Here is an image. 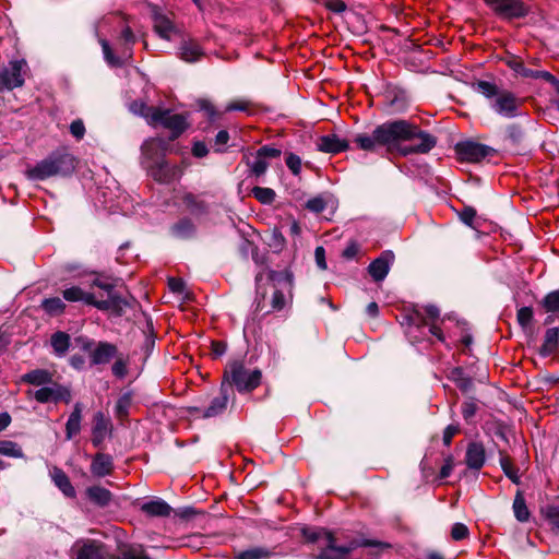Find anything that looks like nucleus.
Here are the masks:
<instances>
[{"label": "nucleus", "mask_w": 559, "mask_h": 559, "mask_svg": "<svg viewBox=\"0 0 559 559\" xmlns=\"http://www.w3.org/2000/svg\"><path fill=\"white\" fill-rule=\"evenodd\" d=\"M243 257H251L255 266L259 269L255 275L257 294L262 299L265 298L263 289L264 278L270 283L272 296L270 301V311H282L293 299L294 277L288 270L276 272L269 270L270 264L274 263V259L278 255L277 251H270L267 247H243Z\"/></svg>", "instance_id": "f257e3e1"}, {"label": "nucleus", "mask_w": 559, "mask_h": 559, "mask_svg": "<svg viewBox=\"0 0 559 559\" xmlns=\"http://www.w3.org/2000/svg\"><path fill=\"white\" fill-rule=\"evenodd\" d=\"M90 286L103 289L107 295L106 299H97L94 294L84 292L79 286L66 288L62 292V296L70 302L83 301L84 304L93 306L99 310H110L115 312H120L127 305L126 300L114 292L115 285L109 281L103 280L97 275L94 276Z\"/></svg>", "instance_id": "f03ea898"}, {"label": "nucleus", "mask_w": 559, "mask_h": 559, "mask_svg": "<svg viewBox=\"0 0 559 559\" xmlns=\"http://www.w3.org/2000/svg\"><path fill=\"white\" fill-rule=\"evenodd\" d=\"M473 90L489 100L491 110L498 116L513 119L521 115L522 99L513 92L501 90L496 83L483 80L473 83Z\"/></svg>", "instance_id": "7ed1b4c3"}, {"label": "nucleus", "mask_w": 559, "mask_h": 559, "mask_svg": "<svg viewBox=\"0 0 559 559\" xmlns=\"http://www.w3.org/2000/svg\"><path fill=\"white\" fill-rule=\"evenodd\" d=\"M76 166L75 157L66 150L50 153L46 158L28 166L25 176L32 181H44L51 177L70 176Z\"/></svg>", "instance_id": "20e7f679"}, {"label": "nucleus", "mask_w": 559, "mask_h": 559, "mask_svg": "<svg viewBox=\"0 0 559 559\" xmlns=\"http://www.w3.org/2000/svg\"><path fill=\"white\" fill-rule=\"evenodd\" d=\"M402 131L399 120L386 121L376 127L371 133H357L353 141L362 151L377 152L382 146L392 151L397 148V135Z\"/></svg>", "instance_id": "39448f33"}, {"label": "nucleus", "mask_w": 559, "mask_h": 559, "mask_svg": "<svg viewBox=\"0 0 559 559\" xmlns=\"http://www.w3.org/2000/svg\"><path fill=\"white\" fill-rule=\"evenodd\" d=\"M399 124L403 131L397 135V148L402 155L426 154L437 144V139L429 132L420 130L416 124L400 119Z\"/></svg>", "instance_id": "423d86ee"}, {"label": "nucleus", "mask_w": 559, "mask_h": 559, "mask_svg": "<svg viewBox=\"0 0 559 559\" xmlns=\"http://www.w3.org/2000/svg\"><path fill=\"white\" fill-rule=\"evenodd\" d=\"M358 547H389V545L373 539H361L353 540L346 546H337L333 534L325 535L320 552L314 559H346L347 555Z\"/></svg>", "instance_id": "0eeeda50"}, {"label": "nucleus", "mask_w": 559, "mask_h": 559, "mask_svg": "<svg viewBox=\"0 0 559 559\" xmlns=\"http://www.w3.org/2000/svg\"><path fill=\"white\" fill-rule=\"evenodd\" d=\"M259 369H247L240 361H234L224 373V380L234 384L239 392H250L261 383Z\"/></svg>", "instance_id": "6e6552de"}, {"label": "nucleus", "mask_w": 559, "mask_h": 559, "mask_svg": "<svg viewBox=\"0 0 559 559\" xmlns=\"http://www.w3.org/2000/svg\"><path fill=\"white\" fill-rule=\"evenodd\" d=\"M27 63L24 59L12 60L0 71V91H12L24 84Z\"/></svg>", "instance_id": "1a4fd4ad"}, {"label": "nucleus", "mask_w": 559, "mask_h": 559, "mask_svg": "<svg viewBox=\"0 0 559 559\" xmlns=\"http://www.w3.org/2000/svg\"><path fill=\"white\" fill-rule=\"evenodd\" d=\"M72 552L74 559H112L108 548L96 540H78Z\"/></svg>", "instance_id": "9d476101"}, {"label": "nucleus", "mask_w": 559, "mask_h": 559, "mask_svg": "<svg viewBox=\"0 0 559 559\" xmlns=\"http://www.w3.org/2000/svg\"><path fill=\"white\" fill-rule=\"evenodd\" d=\"M122 39H123V41L126 44V48L123 49V51L121 52V56H119V57H116L112 53L111 47H110L109 43L106 39H100L99 40L100 46L103 48L104 58H105V60L110 66L120 67L126 61H128L131 58V56H132V53H131V45L134 44L135 36H134V34H133V32L131 31L130 27H126L122 31Z\"/></svg>", "instance_id": "9b49d317"}, {"label": "nucleus", "mask_w": 559, "mask_h": 559, "mask_svg": "<svg viewBox=\"0 0 559 559\" xmlns=\"http://www.w3.org/2000/svg\"><path fill=\"white\" fill-rule=\"evenodd\" d=\"M152 124H160L166 129H169L173 133L171 139L180 135L187 128V118L180 114H171L169 110L159 109L152 116Z\"/></svg>", "instance_id": "f8f14e48"}, {"label": "nucleus", "mask_w": 559, "mask_h": 559, "mask_svg": "<svg viewBox=\"0 0 559 559\" xmlns=\"http://www.w3.org/2000/svg\"><path fill=\"white\" fill-rule=\"evenodd\" d=\"M486 3L500 16L518 19L525 16L527 8L521 0H485Z\"/></svg>", "instance_id": "ddd939ff"}, {"label": "nucleus", "mask_w": 559, "mask_h": 559, "mask_svg": "<svg viewBox=\"0 0 559 559\" xmlns=\"http://www.w3.org/2000/svg\"><path fill=\"white\" fill-rule=\"evenodd\" d=\"M492 148L473 141L459 142L455 152L460 159L471 163L479 162L490 155Z\"/></svg>", "instance_id": "4468645a"}, {"label": "nucleus", "mask_w": 559, "mask_h": 559, "mask_svg": "<svg viewBox=\"0 0 559 559\" xmlns=\"http://www.w3.org/2000/svg\"><path fill=\"white\" fill-rule=\"evenodd\" d=\"M28 395H33L39 403L59 402L69 403L71 401V391L68 386L52 383L51 386H44L35 392L28 391Z\"/></svg>", "instance_id": "2eb2a0df"}, {"label": "nucleus", "mask_w": 559, "mask_h": 559, "mask_svg": "<svg viewBox=\"0 0 559 559\" xmlns=\"http://www.w3.org/2000/svg\"><path fill=\"white\" fill-rule=\"evenodd\" d=\"M151 176L158 182L168 183L181 177L182 168L170 165L165 159L156 162L154 165H147Z\"/></svg>", "instance_id": "dca6fc26"}, {"label": "nucleus", "mask_w": 559, "mask_h": 559, "mask_svg": "<svg viewBox=\"0 0 559 559\" xmlns=\"http://www.w3.org/2000/svg\"><path fill=\"white\" fill-rule=\"evenodd\" d=\"M440 314V311L435 306H426L423 308L413 309L408 314L402 317L401 324H407L408 326H420L428 324V320H436Z\"/></svg>", "instance_id": "f3484780"}, {"label": "nucleus", "mask_w": 559, "mask_h": 559, "mask_svg": "<svg viewBox=\"0 0 559 559\" xmlns=\"http://www.w3.org/2000/svg\"><path fill=\"white\" fill-rule=\"evenodd\" d=\"M152 12L154 31L160 38L171 40L175 35L179 34L178 27L167 15L163 14L157 8H154Z\"/></svg>", "instance_id": "a211bd4d"}, {"label": "nucleus", "mask_w": 559, "mask_h": 559, "mask_svg": "<svg viewBox=\"0 0 559 559\" xmlns=\"http://www.w3.org/2000/svg\"><path fill=\"white\" fill-rule=\"evenodd\" d=\"M393 261H394V253L391 250L383 251L380 254V257L374 259L369 264V267H368V272H369L370 276L373 278V281H376V282L383 281L386 277Z\"/></svg>", "instance_id": "6ab92c4d"}, {"label": "nucleus", "mask_w": 559, "mask_h": 559, "mask_svg": "<svg viewBox=\"0 0 559 559\" xmlns=\"http://www.w3.org/2000/svg\"><path fill=\"white\" fill-rule=\"evenodd\" d=\"M167 143L163 139H151L143 143L142 155L144 163L147 165H154L156 162L164 159V155L167 150Z\"/></svg>", "instance_id": "aec40b11"}, {"label": "nucleus", "mask_w": 559, "mask_h": 559, "mask_svg": "<svg viewBox=\"0 0 559 559\" xmlns=\"http://www.w3.org/2000/svg\"><path fill=\"white\" fill-rule=\"evenodd\" d=\"M204 55L203 48L200 44L192 38H183L180 46L178 56L186 62H197Z\"/></svg>", "instance_id": "412c9836"}, {"label": "nucleus", "mask_w": 559, "mask_h": 559, "mask_svg": "<svg viewBox=\"0 0 559 559\" xmlns=\"http://www.w3.org/2000/svg\"><path fill=\"white\" fill-rule=\"evenodd\" d=\"M465 462L469 469L479 471L486 462L484 445L479 442L469 443L466 449Z\"/></svg>", "instance_id": "4be33fe9"}, {"label": "nucleus", "mask_w": 559, "mask_h": 559, "mask_svg": "<svg viewBox=\"0 0 559 559\" xmlns=\"http://www.w3.org/2000/svg\"><path fill=\"white\" fill-rule=\"evenodd\" d=\"M318 150L324 153L337 154L348 148V142L336 134L321 136L317 142Z\"/></svg>", "instance_id": "5701e85b"}, {"label": "nucleus", "mask_w": 559, "mask_h": 559, "mask_svg": "<svg viewBox=\"0 0 559 559\" xmlns=\"http://www.w3.org/2000/svg\"><path fill=\"white\" fill-rule=\"evenodd\" d=\"M117 354V347L114 344L107 342H99L96 348L91 354L93 365L107 364Z\"/></svg>", "instance_id": "b1692460"}, {"label": "nucleus", "mask_w": 559, "mask_h": 559, "mask_svg": "<svg viewBox=\"0 0 559 559\" xmlns=\"http://www.w3.org/2000/svg\"><path fill=\"white\" fill-rule=\"evenodd\" d=\"M50 477L53 484L64 496L69 498L75 497L76 492L74 487L72 486L68 475L60 467L53 466L50 469Z\"/></svg>", "instance_id": "393cba45"}, {"label": "nucleus", "mask_w": 559, "mask_h": 559, "mask_svg": "<svg viewBox=\"0 0 559 559\" xmlns=\"http://www.w3.org/2000/svg\"><path fill=\"white\" fill-rule=\"evenodd\" d=\"M141 511L144 512L148 516H169L171 512V507L160 498H155L150 501L144 502L141 506Z\"/></svg>", "instance_id": "a878e982"}, {"label": "nucleus", "mask_w": 559, "mask_h": 559, "mask_svg": "<svg viewBox=\"0 0 559 559\" xmlns=\"http://www.w3.org/2000/svg\"><path fill=\"white\" fill-rule=\"evenodd\" d=\"M114 468L112 459L108 454L97 453L91 464V472L94 476L104 477L110 475Z\"/></svg>", "instance_id": "bb28decb"}, {"label": "nucleus", "mask_w": 559, "mask_h": 559, "mask_svg": "<svg viewBox=\"0 0 559 559\" xmlns=\"http://www.w3.org/2000/svg\"><path fill=\"white\" fill-rule=\"evenodd\" d=\"M228 394L225 383L221 386V396L212 400L211 405L203 412V418H211L221 415L227 407Z\"/></svg>", "instance_id": "cd10ccee"}, {"label": "nucleus", "mask_w": 559, "mask_h": 559, "mask_svg": "<svg viewBox=\"0 0 559 559\" xmlns=\"http://www.w3.org/2000/svg\"><path fill=\"white\" fill-rule=\"evenodd\" d=\"M110 430V421L105 417L102 412H98L94 415V426H93V443L98 445L102 443Z\"/></svg>", "instance_id": "c85d7f7f"}, {"label": "nucleus", "mask_w": 559, "mask_h": 559, "mask_svg": "<svg viewBox=\"0 0 559 559\" xmlns=\"http://www.w3.org/2000/svg\"><path fill=\"white\" fill-rule=\"evenodd\" d=\"M194 231L195 227L189 218H181L169 228L170 235L176 240H187Z\"/></svg>", "instance_id": "c756f323"}, {"label": "nucleus", "mask_w": 559, "mask_h": 559, "mask_svg": "<svg viewBox=\"0 0 559 559\" xmlns=\"http://www.w3.org/2000/svg\"><path fill=\"white\" fill-rule=\"evenodd\" d=\"M82 411H83L82 404L75 403L73 411L70 414L68 421L66 424L67 440H71L74 436H76L81 431Z\"/></svg>", "instance_id": "7c9ffc66"}, {"label": "nucleus", "mask_w": 559, "mask_h": 559, "mask_svg": "<svg viewBox=\"0 0 559 559\" xmlns=\"http://www.w3.org/2000/svg\"><path fill=\"white\" fill-rule=\"evenodd\" d=\"M559 347V328H550L546 331L540 355L546 357L554 354Z\"/></svg>", "instance_id": "2f4dec72"}, {"label": "nucleus", "mask_w": 559, "mask_h": 559, "mask_svg": "<svg viewBox=\"0 0 559 559\" xmlns=\"http://www.w3.org/2000/svg\"><path fill=\"white\" fill-rule=\"evenodd\" d=\"M182 202L187 210L194 216H201L207 212L206 203L195 194H185L182 198Z\"/></svg>", "instance_id": "473e14b6"}, {"label": "nucleus", "mask_w": 559, "mask_h": 559, "mask_svg": "<svg viewBox=\"0 0 559 559\" xmlns=\"http://www.w3.org/2000/svg\"><path fill=\"white\" fill-rule=\"evenodd\" d=\"M88 499L97 506L106 507L111 501V492L100 486H92L86 489Z\"/></svg>", "instance_id": "72a5a7b5"}, {"label": "nucleus", "mask_w": 559, "mask_h": 559, "mask_svg": "<svg viewBox=\"0 0 559 559\" xmlns=\"http://www.w3.org/2000/svg\"><path fill=\"white\" fill-rule=\"evenodd\" d=\"M22 380L24 382L29 383V384L39 386V385H45V384L51 383L52 382V376L47 370L36 369V370H33V371H29V372L25 373L22 377Z\"/></svg>", "instance_id": "f704fd0d"}, {"label": "nucleus", "mask_w": 559, "mask_h": 559, "mask_svg": "<svg viewBox=\"0 0 559 559\" xmlns=\"http://www.w3.org/2000/svg\"><path fill=\"white\" fill-rule=\"evenodd\" d=\"M53 352L58 356H63L70 347V336L66 332L58 331L50 338Z\"/></svg>", "instance_id": "c9c22d12"}, {"label": "nucleus", "mask_w": 559, "mask_h": 559, "mask_svg": "<svg viewBox=\"0 0 559 559\" xmlns=\"http://www.w3.org/2000/svg\"><path fill=\"white\" fill-rule=\"evenodd\" d=\"M457 216L462 223L465 225L476 229L479 226L480 217L477 215V212L472 206H464L462 210L457 211Z\"/></svg>", "instance_id": "e433bc0d"}, {"label": "nucleus", "mask_w": 559, "mask_h": 559, "mask_svg": "<svg viewBox=\"0 0 559 559\" xmlns=\"http://www.w3.org/2000/svg\"><path fill=\"white\" fill-rule=\"evenodd\" d=\"M41 308L49 316H58L64 312L66 304L59 297L46 298L41 302Z\"/></svg>", "instance_id": "4c0bfd02"}, {"label": "nucleus", "mask_w": 559, "mask_h": 559, "mask_svg": "<svg viewBox=\"0 0 559 559\" xmlns=\"http://www.w3.org/2000/svg\"><path fill=\"white\" fill-rule=\"evenodd\" d=\"M302 536L306 538L309 543H317L318 548L320 549V546L324 543V536L325 535H332L331 532L324 530V528H309L305 527L302 528Z\"/></svg>", "instance_id": "58836bf2"}, {"label": "nucleus", "mask_w": 559, "mask_h": 559, "mask_svg": "<svg viewBox=\"0 0 559 559\" xmlns=\"http://www.w3.org/2000/svg\"><path fill=\"white\" fill-rule=\"evenodd\" d=\"M130 110L138 116L144 117L150 124H152V116L156 111L159 110V108L150 107L143 102L135 100L130 104Z\"/></svg>", "instance_id": "ea45409f"}, {"label": "nucleus", "mask_w": 559, "mask_h": 559, "mask_svg": "<svg viewBox=\"0 0 559 559\" xmlns=\"http://www.w3.org/2000/svg\"><path fill=\"white\" fill-rule=\"evenodd\" d=\"M132 404V393L126 392L123 393L119 400L117 401L116 407H115V415L119 419H123L129 415V409Z\"/></svg>", "instance_id": "a19ab883"}, {"label": "nucleus", "mask_w": 559, "mask_h": 559, "mask_svg": "<svg viewBox=\"0 0 559 559\" xmlns=\"http://www.w3.org/2000/svg\"><path fill=\"white\" fill-rule=\"evenodd\" d=\"M0 454L16 459L24 456L22 448L16 442L10 440H0Z\"/></svg>", "instance_id": "79ce46f5"}, {"label": "nucleus", "mask_w": 559, "mask_h": 559, "mask_svg": "<svg viewBox=\"0 0 559 559\" xmlns=\"http://www.w3.org/2000/svg\"><path fill=\"white\" fill-rule=\"evenodd\" d=\"M513 511L518 521L526 522L530 518V511L526 507L523 496L518 492L513 501Z\"/></svg>", "instance_id": "37998d69"}, {"label": "nucleus", "mask_w": 559, "mask_h": 559, "mask_svg": "<svg viewBox=\"0 0 559 559\" xmlns=\"http://www.w3.org/2000/svg\"><path fill=\"white\" fill-rule=\"evenodd\" d=\"M542 306L547 312L559 313V289L548 293L542 300Z\"/></svg>", "instance_id": "c03bdc74"}, {"label": "nucleus", "mask_w": 559, "mask_h": 559, "mask_svg": "<svg viewBox=\"0 0 559 559\" xmlns=\"http://www.w3.org/2000/svg\"><path fill=\"white\" fill-rule=\"evenodd\" d=\"M252 194L262 204H271L275 200V192L271 188L254 187Z\"/></svg>", "instance_id": "a18cd8bd"}, {"label": "nucleus", "mask_w": 559, "mask_h": 559, "mask_svg": "<svg viewBox=\"0 0 559 559\" xmlns=\"http://www.w3.org/2000/svg\"><path fill=\"white\" fill-rule=\"evenodd\" d=\"M248 166L250 167L252 174L259 177L266 171L269 164L266 163L265 158L259 156V153L257 152L253 156V159L248 160Z\"/></svg>", "instance_id": "49530a36"}, {"label": "nucleus", "mask_w": 559, "mask_h": 559, "mask_svg": "<svg viewBox=\"0 0 559 559\" xmlns=\"http://www.w3.org/2000/svg\"><path fill=\"white\" fill-rule=\"evenodd\" d=\"M500 464H501V467H502L504 474L512 480V483L519 484L520 483L519 471L516 467L513 466V464L511 463L509 457L502 456L500 459Z\"/></svg>", "instance_id": "de8ad7c7"}, {"label": "nucleus", "mask_w": 559, "mask_h": 559, "mask_svg": "<svg viewBox=\"0 0 559 559\" xmlns=\"http://www.w3.org/2000/svg\"><path fill=\"white\" fill-rule=\"evenodd\" d=\"M112 559H150L148 556L141 548H128L120 551V554Z\"/></svg>", "instance_id": "09e8293b"}, {"label": "nucleus", "mask_w": 559, "mask_h": 559, "mask_svg": "<svg viewBox=\"0 0 559 559\" xmlns=\"http://www.w3.org/2000/svg\"><path fill=\"white\" fill-rule=\"evenodd\" d=\"M545 519L559 530V506H548L542 510Z\"/></svg>", "instance_id": "8fccbe9b"}, {"label": "nucleus", "mask_w": 559, "mask_h": 559, "mask_svg": "<svg viewBox=\"0 0 559 559\" xmlns=\"http://www.w3.org/2000/svg\"><path fill=\"white\" fill-rule=\"evenodd\" d=\"M267 556V551L261 548H252L238 552L235 559H263Z\"/></svg>", "instance_id": "3c124183"}, {"label": "nucleus", "mask_w": 559, "mask_h": 559, "mask_svg": "<svg viewBox=\"0 0 559 559\" xmlns=\"http://www.w3.org/2000/svg\"><path fill=\"white\" fill-rule=\"evenodd\" d=\"M518 322L519 324L526 329L531 325L533 320V310L531 307H522L518 310Z\"/></svg>", "instance_id": "603ef678"}, {"label": "nucleus", "mask_w": 559, "mask_h": 559, "mask_svg": "<svg viewBox=\"0 0 559 559\" xmlns=\"http://www.w3.org/2000/svg\"><path fill=\"white\" fill-rule=\"evenodd\" d=\"M478 405L476 400L468 399L462 404V416L466 421H469L476 414Z\"/></svg>", "instance_id": "864d4df0"}, {"label": "nucleus", "mask_w": 559, "mask_h": 559, "mask_svg": "<svg viewBox=\"0 0 559 559\" xmlns=\"http://www.w3.org/2000/svg\"><path fill=\"white\" fill-rule=\"evenodd\" d=\"M286 165L294 175H299L301 171V159L298 155L289 153L286 157Z\"/></svg>", "instance_id": "5fc2aeb1"}, {"label": "nucleus", "mask_w": 559, "mask_h": 559, "mask_svg": "<svg viewBox=\"0 0 559 559\" xmlns=\"http://www.w3.org/2000/svg\"><path fill=\"white\" fill-rule=\"evenodd\" d=\"M307 209L313 213H321L324 211L326 203L323 198L316 197L308 200L306 204Z\"/></svg>", "instance_id": "6e6d98bb"}, {"label": "nucleus", "mask_w": 559, "mask_h": 559, "mask_svg": "<svg viewBox=\"0 0 559 559\" xmlns=\"http://www.w3.org/2000/svg\"><path fill=\"white\" fill-rule=\"evenodd\" d=\"M70 132L76 140H82L85 134V126L81 119H76L70 124Z\"/></svg>", "instance_id": "4d7b16f0"}, {"label": "nucleus", "mask_w": 559, "mask_h": 559, "mask_svg": "<svg viewBox=\"0 0 559 559\" xmlns=\"http://www.w3.org/2000/svg\"><path fill=\"white\" fill-rule=\"evenodd\" d=\"M468 535V528L463 523H455L451 530V536L454 540H462Z\"/></svg>", "instance_id": "13d9d810"}, {"label": "nucleus", "mask_w": 559, "mask_h": 559, "mask_svg": "<svg viewBox=\"0 0 559 559\" xmlns=\"http://www.w3.org/2000/svg\"><path fill=\"white\" fill-rule=\"evenodd\" d=\"M508 66L510 67V69H512L516 74L521 75L524 78V73L528 72V68H526L524 66V63L522 62V60L518 59V58H512L511 60L508 61Z\"/></svg>", "instance_id": "bf43d9fd"}, {"label": "nucleus", "mask_w": 559, "mask_h": 559, "mask_svg": "<svg viewBox=\"0 0 559 559\" xmlns=\"http://www.w3.org/2000/svg\"><path fill=\"white\" fill-rule=\"evenodd\" d=\"M199 108L204 111L210 119H214L216 116V110L214 105L207 99H199L198 100Z\"/></svg>", "instance_id": "052dcab7"}, {"label": "nucleus", "mask_w": 559, "mask_h": 559, "mask_svg": "<svg viewBox=\"0 0 559 559\" xmlns=\"http://www.w3.org/2000/svg\"><path fill=\"white\" fill-rule=\"evenodd\" d=\"M112 373L117 378H123L127 374V362L123 359H117L112 365Z\"/></svg>", "instance_id": "680f3d73"}, {"label": "nucleus", "mask_w": 559, "mask_h": 559, "mask_svg": "<svg viewBox=\"0 0 559 559\" xmlns=\"http://www.w3.org/2000/svg\"><path fill=\"white\" fill-rule=\"evenodd\" d=\"M257 152L259 153V156H262L264 158H276L281 155L280 150L269 145L260 147Z\"/></svg>", "instance_id": "e2e57ef3"}, {"label": "nucleus", "mask_w": 559, "mask_h": 559, "mask_svg": "<svg viewBox=\"0 0 559 559\" xmlns=\"http://www.w3.org/2000/svg\"><path fill=\"white\" fill-rule=\"evenodd\" d=\"M325 7L334 13H342L346 10V4L343 0H326Z\"/></svg>", "instance_id": "0e129e2a"}, {"label": "nucleus", "mask_w": 559, "mask_h": 559, "mask_svg": "<svg viewBox=\"0 0 559 559\" xmlns=\"http://www.w3.org/2000/svg\"><path fill=\"white\" fill-rule=\"evenodd\" d=\"M460 431L459 425H449L443 431V443L450 445L453 437Z\"/></svg>", "instance_id": "69168bd1"}, {"label": "nucleus", "mask_w": 559, "mask_h": 559, "mask_svg": "<svg viewBox=\"0 0 559 559\" xmlns=\"http://www.w3.org/2000/svg\"><path fill=\"white\" fill-rule=\"evenodd\" d=\"M168 287L175 294H182L185 292V283L181 278H168Z\"/></svg>", "instance_id": "338daca9"}, {"label": "nucleus", "mask_w": 559, "mask_h": 559, "mask_svg": "<svg viewBox=\"0 0 559 559\" xmlns=\"http://www.w3.org/2000/svg\"><path fill=\"white\" fill-rule=\"evenodd\" d=\"M209 153V148L204 142H195L192 146V154L198 157L202 158L206 156Z\"/></svg>", "instance_id": "774afa93"}]
</instances>
